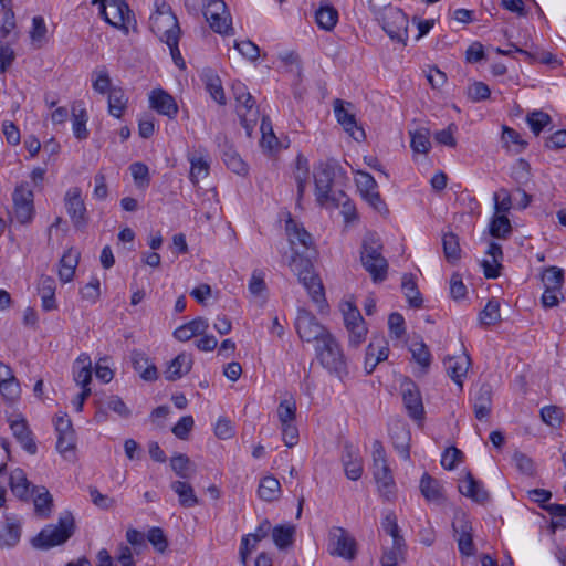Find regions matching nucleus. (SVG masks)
Here are the masks:
<instances>
[{
  "label": "nucleus",
  "mask_w": 566,
  "mask_h": 566,
  "mask_svg": "<svg viewBox=\"0 0 566 566\" xmlns=\"http://www.w3.org/2000/svg\"><path fill=\"white\" fill-rule=\"evenodd\" d=\"M10 429L23 450L29 454H35L38 452V446L34 441L33 433L24 418L11 420Z\"/></svg>",
  "instance_id": "17"
},
{
  "label": "nucleus",
  "mask_w": 566,
  "mask_h": 566,
  "mask_svg": "<svg viewBox=\"0 0 566 566\" xmlns=\"http://www.w3.org/2000/svg\"><path fill=\"white\" fill-rule=\"evenodd\" d=\"M285 230L292 245L300 244L306 249L312 245V235L292 218L286 220Z\"/></svg>",
  "instance_id": "31"
},
{
  "label": "nucleus",
  "mask_w": 566,
  "mask_h": 566,
  "mask_svg": "<svg viewBox=\"0 0 566 566\" xmlns=\"http://www.w3.org/2000/svg\"><path fill=\"white\" fill-rule=\"evenodd\" d=\"M206 90L219 105L226 104L224 91L218 75L213 73L206 74Z\"/></svg>",
  "instance_id": "51"
},
{
  "label": "nucleus",
  "mask_w": 566,
  "mask_h": 566,
  "mask_svg": "<svg viewBox=\"0 0 566 566\" xmlns=\"http://www.w3.org/2000/svg\"><path fill=\"white\" fill-rule=\"evenodd\" d=\"M188 160L190 163L189 177L193 184H198L200 179H203L209 175L210 161L206 151L199 150L188 154Z\"/></svg>",
  "instance_id": "24"
},
{
  "label": "nucleus",
  "mask_w": 566,
  "mask_h": 566,
  "mask_svg": "<svg viewBox=\"0 0 566 566\" xmlns=\"http://www.w3.org/2000/svg\"><path fill=\"white\" fill-rule=\"evenodd\" d=\"M301 284L305 287L313 302L316 304L325 302L324 286L316 273L308 275L306 281L301 282Z\"/></svg>",
  "instance_id": "45"
},
{
  "label": "nucleus",
  "mask_w": 566,
  "mask_h": 566,
  "mask_svg": "<svg viewBox=\"0 0 566 566\" xmlns=\"http://www.w3.org/2000/svg\"><path fill=\"white\" fill-rule=\"evenodd\" d=\"M21 537V525L12 516H6V524L0 532V546L11 548L15 546Z\"/></svg>",
  "instance_id": "28"
},
{
  "label": "nucleus",
  "mask_w": 566,
  "mask_h": 566,
  "mask_svg": "<svg viewBox=\"0 0 566 566\" xmlns=\"http://www.w3.org/2000/svg\"><path fill=\"white\" fill-rule=\"evenodd\" d=\"M149 104L157 113L171 119L178 114V105L175 98L163 88H155L150 92Z\"/></svg>",
  "instance_id": "16"
},
{
  "label": "nucleus",
  "mask_w": 566,
  "mask_h": 566,
  "mask_svg": "<svg viewBox=\"0 0 566 566\" xmlns=\"http://www.w3.org/2000/svg\"><path fill=\"white\" fill-rule=\"evenodd\" d=\"M315 19L321 29L332 31L338 21V12L332 6H322L316 11Z\"/></svg>",
  "instance_id": "42"
},
{
  "label": "nucleus",
  "mask_w": 566,
  "mask_h": 566,
  "mask_svg": "<svg viewBox=\"0 0 566 566\" xmlns=\"http://www.w3.org/2000/svg\"><path fill=\"white\" fill-rule=\"evenodd\" d=\"M492 407V388L489 384H482L473 397L474 416L478 420L489 417Z\"/></svg>",
  "instance_id": "22"
},
{
  "label": "nucleus",
  "mask_w": 566,
  "mask_h": 566,
  "mask_svg": "<svg viewBox=\"0 0 566 566\" xmlns=\"http://www.w3.org/2000/svg\"><path fill=\"white\" fill-rule=\"evenodd\" d=\"M331 554L352 560L356 556V542L343 527L329 532Z\"/></svg>",
  "instance_id": "12"
},
{
  "label": "nucleus",
  "mask_w": 566,
  "mask_h": 566,
  "mask_svg": "<svg viewBox=\"0 0 566 566\" xmlns=\"http://www.w3.org/2000/svg\"><path fill=\"white\" fill-rule=\"evenodd\" d=\"M237 112L240 117L241 125L250 135L251 130L256 124L259 115V111L255 107V101L253 99V102H245L244 98L241 103H238Z\"/></svg>",
  "instance_id": "32"
},
{
  "label": "nucleus",
  "mask_w": 566,
  "mask_h": 566,
  "mask_svg": "<svg viewBox=\"0 0 566 566\" xmlns=\"http://www.w3.org/2000/svg\"><path fill=\"white\" fill-rule=\"evenodd\" d=\"M210 28L219 34L228 35L233 31L232 29V20L230 13L224 14H216L212 18H206Z\"/></svg>",
  "instance_id": "57"
},
{
  "label": "nucleus",
  "mask_w": 566,
  "mask_h": 566,
  "mask_svg": "<svg viewBox=\"0 0 566 566\" xmlns=\"http://www.w3.org/2000/svg\"><path fill=\"white\" fill-rule=\"evenodd\" d=\"M405 547L403 538L392 541L391 548L385 551L381 557V566H398V560L402 556V549Z\"/></svg>",
  "instance_id": "56"
},
{
  "label": "nucleus",
  "mask_w": 566,
  "mask_h": 566,
  "mask_svg": "<svg viewBox=\"0 0 566 566\" xmlns=\"http://www.w3.org/2000/svg\"><path fill=\"white\" fill-rule=\"evenodd\" d=\"M281 485L276 478L269 475L264 476L258 488L259 496L268 502L279 499Z\"/></svg>",
  "instance_id": "38"
},
{
  "label": "nucleus",
  "mask_w": 566,
  "mask_h": 566,
  "mask_svg": "<svg viewBox=\"0 0 566 566\" xmlns=\"http://www.w3.org/2000/svg\"><path fill=\"white\" fill-rule=\"evenodd\" d=\"M473 488H476V480L471 472H468L464 480L459 484L460 493L479 504H484L490 497L489 493L474 494Z\"/></svg>",
  "instance_id": "44"
},
{
  "label": "nucleus",
  "mask_w": 566,
  "mask_h": 566,
  "mask_svg": "<svg viewBox=\"0 0 566 566\" xmlns=\"http://www.w3.org/2000/svg\"><path fill=\"white\" fill-rule=\"evenodd\" d=\"M171 470L182 480L191 479L196 474V465L187 454L178 453L170 459Z\"/></svg>",
  "instance_id": "35"
},
{
  "label": "nucleus",
  "mask_w": 566,
  "mask_h": 566,
  "mask_svg": "<svg viewBox=\"0 0 566 566\" xmlns=\"http://www.w3.org/2000/svg\"><path fill=\"white\" fill-rule=\"evenodd\" d=\"M170 488L178 495V502L182 507L190 509L199 504L193 488L188 482L177 480L171 482Z\"/></svg>",
  "instance_id": "29"
},
{
  "label": "nucleus",
  "mask_w": 566,
  "mask_h": 566,
  "mask_svg": "<svg viewBox=\"0 0 566 566\" xmlns=\"http://www.w3.org/2000/svg\"><path fill=\"white\" fill-rule=\"evenodd\" d=\"M401 287L411 307L419 308L422 306L423 300L412 274H405L402 276Z\"/></svg>",
  "instance_id": "37"
},
{
  "label": "nucleus",
  "mask_w": 566,
  "mask_h": 566,
  "mask_svg": "<svg viewBox=\"0 0 566 566\" xmlns=\"http://www.w3.org/2000/svg\"><path fill=\"white\" fill-rule=\"evenodd\" d=\"M65 208L75 228L87 224L86 207L78 187L70 188L65 193Z\"/></svg>",
  "instance_id": "14"
},
{
  "label": "nucleus",
  "mask_w": 566,
  "mask_h": 566,
  "mask_svg": "<svg viewBox=\"0 0 566 566\" xmlns=\"http://www.w3.org/2000/svg\"><path fill=\"white\" fill-rule=\"evenodd\" d=\"M129 170L138 188L144 189L148 187L150 181L149 169L145 164L140 161L133 163L129 167Z\"/></svg>",
  "instance_id": "59"
},
{
  "label": "nucleus",
  "mask_w": 566,
  "mask_h": 566,
  "mask_svg": "<svg viewBox=\"0 0 566 566\" xmlns=\"http://www.w3.org/2000/svg\"><path fill=\"white\" fill-rule=\"evenodd\" d=\"M542 507L552 515L553 528H566V505L562 504H547Z\"/></svg>",
  "instance_id": "58"
},
{
  "label": "nucleus",
  "mask_w": 566,
  "mask_h": 566,
  "mask_svg": "<svg viewBox=\"0 0 566 566\" xmlns=\"http://www.w3.org/2000/svg\"><path fill=\"white\" fill-rule=\"evenodd\" d=\"M401 394L409 417L417 421L423 420L424 408L418 386L411 379H406L401 384Z\"/></svg>",
  "instance_id": "13"
},
{
  "label": "nucleus",
  "mask_w": 566,
  "mask_h": 566,
  "mask_svg": "<svg viewBox=\"0 0 566 566\" xmlns=\"http://www.w3.org/2000/svg\"><path fill=\"white\" fill-rule=\"evenodd\" d=\"M335 160L321 161L314 168V184L316 200L319 205H325L335 199L331 196L332 186L335 178Z\"/></svg>",
  "instance_id": "5"
},
{
  "label": "nucleus",
  "mask_w": 566,
  "mask_h": 566,
  "mask_svg": "<svg viewBox=\"0 0 566 566\" xmlns=\"http://www.w3.org/2000/svg\"><path fill=\"white\" fill-rule=\"evenodd\" d=\"M334 114L345 132L348 133L356 142L365 140V130L361 127H358L355 115L344 107V102L342 99H335Z\"/></svg>",
  "instance_id": "15"
},
{
  "label": "nucleus",
  "mask_w": 566,
  "mask_h": 566,
  "mask_svg": "<svg viewBox=\"0 0 566 566\" xmlns=\"http://www.w3.org/2000/svg\"><path fill=\"white\" fill-rule=\"evenodd\" d=\"M221 158L224 165L234 174L243 176L248 172L247 164L242 160L232 145L224 144L222 146Z\"/></svg>",
  "instance_id": "30"
},
{
  "label": "nucleus",
  "mask_w": 566,
  "mask_h": 566,
  "mask_svg": "<svg viewBox=\"0 0 566 566\" xmlns=\"http://www.w3.org/2000/svg\"><path fill=\"white\" fill-rule=\"evenodd\" d=\"M127 97L120 87H113L108 94V113L120 118L127 107Z\"/></svg>",
  "instance_id": "40"
},
{
  "label": "nucleus",
  "mask_w": 566,
  "mask_h": 566,
  "mask_svg": "<svg viewBox=\"0 0 566 566\" xmlns=\"http://www.w3.org/2000/svg\"><path fill=\"white\" fill-rule=\"evenodd\" d=\"M486 254L492 258V261H482L483 274L486 279H496L500 276V269L502 268L500 263L503 258L502 247L496 242H490Z\"/></svg>",
  "instance_id": "26"
},
{
  "label": "nucleus",
  "mask_w": 566,
  "mask_h": 566,
  "mask_svg": "<svg viewBox=\"0 0 566 566\" xmlns=\"http://www.w3.org/2000/svg\"><path fill=\"white\" fill-rule=\"evenodd\" d=\"M420 491L428 501L439 502L442 499L439 481L428 473H424L420 480Z\"/></svg>",
  "instance_id": "39"
},
{
  "label": "nucleus",
  "mask_w": 566,
  "mask_h": 566,
  "mask_svg": "<svg viewBox=\"0 0 566 566\" xmlns=\"http://www.w3.org/2000/svg\"><path fill=\"white\" fill-rule=\"evenodd\" d=\"M512 232V226L505 214L495 216L490 222V234L493 238L504 239Z\"/></svg>",
  "instance_id": "52"
},
{
  "label": "nucleus",
  "mask_w": 566,
  "mask_h": 566,
  "mask_svg": "<svg viewBox=\"0 0 566 566\" xmlns=\"http://www.w3.org/2000/svg\"><path fill=\"white\" fill-rule=\"evenodd\" d=\"M502 139L506 147H510V145H514L515 153H521L522 150L525 149L527 145V143L522 139L521 135L515 129L510 128L507 126L503 127Z\"/></svg>",
  "instance_id": "63"
},
{
  "label": "nucleus",
  "mask_w": 566,
  "mask_h": 566,
  "mask_svg": "<svg viewBox=\"0 0 566 566\" xmlns=\"http://www.w3.org/2000/svg\"><path fill=\"white\" fill-rule=\"evenodd\" d=\"M33 197V191L28 182H21L13 191L15 218L22 224L29 223L34 216Z\"/></svg>",
  "instance_id": "9"
},
{
  "label": "nucleus",
  "mask_w": 566,
  "mask_h": 566,
  "mask_svg": "<svg viewBox=\"0 0 566 566\" xmlns=\"http://www.w3.org/2000/svg\"><path fill=\"white\" fill-rule=\"evenodd\" d=\"M87 119V113L84 108L77 111L76 107L73 106V133L80 140L86 139L88 136V130L86 129Z\"/></svg>",
  "instance_id": "54"
},
{
  "label": "nucleus",
  "mask_w": 566,
  "mask_h": 566,
  "mask_svg": "<svg viewBox=\"0 0 566 566\" xmlns=\"http://www.w3.org/2000/svg\"><path fill=\"white\" fill-rule=\"evenodd\" d=\"M295 328L300 338L307 343L317 340L318 344L322 342V338L331 335V333H328L326 328L318 323L317 318L306 311L298 313L295 322Z\"/></svg>",
  "instance_id": "10"
},
{
  "label": "nucleus",
  "mask_w": 566,
  "mask_h": 566,
  "mask_svg": "<svg viewBox=\"0 0 566 566\" xmlns=\"http://www.w3.org/2000/svg\"><path fill=\"white\" fill-rule=\"evenodd\" d=\"M543 284L546 289L562 290L564 283V271L557 266L546 269L542 275Z\"/></svg>",
  "instance_id": "53"
},
{
  "label": "nucleus",
  "mask_w": 566,
  "mask_h": 566,
  "mask_svg": "<svg viewBox=\"0 0 566 566\" xmlns=\"http://www.w3.org/2000/svg\"><path fill=\"white\" fill-rule=\"evenodd\" d=\"M356 184L364 199L378 212L387 213L388 209L380 193L377 191V182L374 177L366 171H356Z\"/></svg>",
  "instance_id": "11"
},
{
  "label": "nucleus",
  "mask_w": 566,
  "mask_h": 566,
  "mask_svg": "<svg viewBox=\"0 0 566 566\" xmlns=\"http://www.w3.org/2000/svg\"><path fill=\"white\" fill-rule=\"evenodd\" d=\"M147 539L158 553H165L168 547V539L163 528L154 526L147 533Z\"/></svg>",
  "instance_id": "62"
},
{
  "label": "nucleus",
  "mask_w": 566,
  "mask_h": 566,
  "mask_svg": "<svg viewBox=\"0 0 566 566\" xmlns=\"http://www.w3.org/2000/svg\"><path fill=\"white\" fill-rule=\"evenodd\" d=\"M342 312L345 326L349 333V344L357 347L365 340L367 334L364 318L359 310L352 302H344L342 304Z\"/></svg>",
  "instance_id": "7"
},
{
  "label": "nucleus",
  "mask_w": 566,
  "mask_h": 566,
  "mask_svg": "<svg viewBox=\"0 0 566 566\" xmlns=\"http://www.w3.org/2000/svg\"><path fill=\"white\" fill-rule=\"evenodd\" d=\"M192 364L193 359L191 354L180 353L168 365L165 370V378L169 381L180 379L190 371Z\"/></svg>",
  "instance_id": "23"
},
{
  "label": "nucleus",
  "mask_w": 566,
  "mask_h": 566,
  "mask_svg": "<svg viewBox=\"0 0 566 566\" xmlns=\"http://www.w3.org/2000/svg\"><path fill=\"white\" fill-rule=\"evenodd\" d=\"M374 467V478L378 485L379 491L388 497V494L392 493V489L395 486L394 478L391 474V470L388 463L375 464Z\"/></svg>",
  "instance_id": "36"
},
{
  "label": "nucleus",
  "mask_w": 566,
  "mask_h": 566,
  "mask_svg": "<svg viewBox=\"0 0 566 566\" xmlns=\"http://www.w3.org/2000/svg\"><path fill=\"white\" fill-rule=\"evenodd\" d=\"M130 361L135 371L139 373V376L145 381H155L158 378V370L154 364H149L148 356L138 349H134L130 353Z\"/></svg>",
  "instance_id": "21"
},
{
  "label": "nucleus",
  "mask_w": 566,
  "mask_h": 566,
  "mask_svg": "<svg viewBox=\"0 0 566 566\" xmlns=\"http://www.w3.org/2000/svg\"><path fill=\"white\" fill-rule=\"evenodd\" d=\"M527 124L535 136H538L541 132L551 123V116L544 112L537 111L527 115Z\"/></svg>",
  "instance_id": "61"
},
{
  "label": "nucleus",
  "mask_w": 566,
  "mask_h": 566,
  "mask_svg": "<svg viewBox=\"0 0 566 566\" xmlns=\"http://www.w3.org/2000/svg\"><path fill=\"white\" fill-rule=\"evenodd\" d=\"M471 365V358L468 354L463 353L460 356L447 357L444 359L446 371L448 376L459 386L463 387V378Z\"/></svg>",
  "instance_id": "18"
},
{
  "label": "nucleus",
  "mask_w": 566,
  "mask_h": 566,
  "mask_svg": "<svg viewBox=\"0 0 566 566\" xmlns=\"http://www.w3.org/2000/svg\"><path fill=\"white\" fill-rule=\"evenodd\" d=\"M93 4H99L101 17L116 29H126L125 23L130 10L125 0H92Z\"/></svg>",
  "instance_id": "8"
},
{
  "label": "nucleus",
  "mask_w": 566,
  "mask_h": 566,
  "mask_svg": "<svg viewBox=\"0 0 566 566\" xmlns=\"http://www.w3.org/2000/svg\"><path fill=\"white\" fill-rule=\"evenodd\" d=\"M0 392L8 401H14L18 399L21 392L18 379L14 377L7 381L0 382Z\"/></svg>",
  "instance_id": "64"
},
{
  "label": "nucleus",
  "mask_w": 566,
  "mask_h": 566,
  "mask_svg": "<svg viewBox=\"0 0 566 566\" xmlns=\"http://www.w3.org/2000/svg\"><path fill=\"white\" fill-rule=\"evenodd\" d=\"M344 471L349 480L357 481L363 474L361 458L357 450L349 443L344 446L342 454Z\"/></svg>",
  "instance_id": "20"
},
{
  "label": "nucleus",
  "mask_w": 566,
  "mask_h": 566,
  "mask_svg": "<svg viewBox=\"0 0 566 566\" xmlns=\"http://www.w3.org/2000/svg\"><path fill=\"white\" fill-rule=\"evenodd\" d=\"M80 254L70 249L67 250L60 260L59 277L63 283L71 282L75 274V269L78 263Z\"/></svg>",
  "instance_id": "34"
},
{
  "label": "nucleus",
  "mask_w": 566,
  "mask_h": 566,
  "mask_svg": "<svg viewBox=\"0 0 566 566\" xmlns=\"http://www.w3.org/2000/svg\"><path fill=\"white\" fill-rule=\"evenodd\" d=\"M209 324L206 318L197 317L179 327L174 332V336L180 342H187L196 335H203Z\"/></svg>",
  "instance_id": "27"
},
{
  "label": "nucleus",
  "mask_w": 566,
  "mask_h": 566,
  "mask_svg": "<svg viewBox=\"0 0 566 566\" xmlns=\"http://www.w3.org/2000/svg\"><path fill=\"white\" fill-rule=\"evenodd\" d=\"M479 321L484 326H490L501 321L500 303L496 298L488 301L486 305L479 314Z\"/></svg>",
  "instance_id": "47"
},
{
  "label": "nucleus",
  "mask_w": 566,
  "mask_h": 566,
  "mask_svg": "<svg viewBox=\"0 0 566 566\" xmlns=\"http://www.w3.org/2000/svg\"><path fill=\"white\" fill-rule=\"evenodd\" d=\"M156 10L149 18L151 31L165 43H176L179 39L180 27L171 8L164 0L155 1Z\"/></svg>",
  "instance_id": "3"
},
{
  "label": "nucleus",
  "mask_w": 566,
  "mask_h": 566,
  "mask_svg": "<svg viewBox=\"0 0 566 566\" xmlns=\"http://www.w3.org/2000/svg\"><path fill=\"white\" fill-rule=\"evenodd\" d=\"M9 484L12 493L19 499L27 500L29 497L31 483L22 469L17 468L10 473Z\"/></svg>",
  "instance_id": "33"
},
{
  "label": "nucleus",
  "mask_w": 566,
  "mask_h": 566,
  "mask_svg": "<svg viewBox=\"0 0 566 566\" xmlns=\"http://www.w3.org/2000/svg\"><path fill=\"white\" fill-rule=\"evenodd\" d=\"M294 534L293 525H276L272 530L273 542L280 549H284L293 543Z\"/></svg>",
  "instance_id": "46"
},
{
  "label": "nucleus",
  "mask_w": 566,
  "mask_h": 566,
  "mask_svg": "<svg viewBox=\"0 0 566 566\" xmlns=\"http://www.w3.org/2000/svg\"><path fill=\"white\" fill-rule=\"evenodd\" d=\"M443 253L448 262L455 263L460 259V244L458 237L452 233H446L442 238Z\"/></svg>",
  "instance_id": "49"
},
{
  "label": "nucleus",
  "mask_w": 566,
  "mask_h": 566,
  "mask_svg": "<svg viewBox=\"0 0 566 566\" xmlns=\"http://www.w3.org/2000/svg\"><path fill=\"white\" fill-rule=\"evenodd\" d=\"M410 352L415 361L422 367L423 373H427L431 364V354L423 342L413 343L410 346Z\"/></svg>",
  "instance_id": "55"
},
{
  "label": "nucleus",
  "mask_w": 566,
  "mask_h": 566,
  "mask_svg": "<svg viewBox=\"0 0 566 566\" xmlns=\"http://www.w3.org/2000/svg\"><path fill=\"white\" fill-rule=\"evenodd\" d=\"M410 146L415 153L427 154L430 150V132L428 128H419L416 132L410 133Z\"/></svg>",
  "instance_id": "50"
},
{
  "label": "nucleus",
  "mask_w": 566,
  "mask_h": 566,
  "mask_svg": "<svg viewBox=\"0 0 566 566\" xmlns=\"http://www.w3.org/2000/svg\"><path fill=\"white\" fill-rule=\"evenodd\" d=\"M75 532V520L70 511L63 512L57 524L46 525L32 539V545L36 548L49 549L54 546L64 544L73 536Z\"/></svg>",
  "instance_id": "2"
},
{
  "label": "nucleus",
  "mask_w": 566,
  "mask_h": 566,
  "mask_svg": "<svg viewBox=\"0 0 566 566\" xmlns=\"http://www.w3.org/2000/svg\"><path fill=\"white\" fill-rule=\"evenodd\" d=\"M316 355L322 366L327 369L329 374L335 375L338 379H343L347 376L346 360L338 343L332 334L322 338V342L317 344Z\"/></svg>",
  "instance_id": "4"
},
{
  "label": "nucleus",
  "mask_w": 566,
  "mask_h": 566,
  "mask_svg": "<svg viewBox=\"0 0 566 566\" xmlns=\"http://www.w3.org/2000/svg\"><path fill=\"white\" fill-rule=\"evenodd\" d=\"M92 86L93 90L99 94H109L111 90L113 88L112 80L105 66L98 67L93 71Z\"/></svg>",
  "instance_id": "48"
},
{
  "label": "nucleus",
  "mask_w": 566,
  "mask_h": 566,
  "mask_svg": "<svg viewBox=\"0 0 566 566\" xmlns=\"http://www.w3.org/2000/svg\"><path fill=\"white\" fill-rule=\"evenodd\" d=\"M382 241L376 232H367L364 235L360 247V262L375 283L384 282L388 274L389 264L382 255Z\"/></svg>",
  "instance_id": "1"
},
{
  "label": "nucleus",
  "mask_w": 566,
  "mask_h": 566,
  "mask_svg": "<svg viewBox=\"0 0 566 566\" xmlns=\"http://www.w3.org/2000/svg\"><path fill=\"white\" fill-rule=\"evenodd\" d=\"M33 489L36 490V494L33 500L35 513L41 517H49L53 506L52 495L44 486Z\"/></svg>",
  "instance_id": "41"
},
{
  "label": "nucleus",
  "mask_w": 566,
  "mask_h": 566,
  "mask_svg": "<svg viewBox=\"0 0 566 566\" xmlns=\"http://www.w3.org/2000/svg\"><path fill=\"white\" fill-rule=\"evenodd\" d=\"M382 30L391 40L406 44L408 40V17L397 7H389L382 15Z\"/></svg>",
  "instance_id": "6"
},
{
  "label": "nucleus",
  "mask_w": 566,
  "mask_h": 566,
  "mask_svg": "<svg viewBox=\"0 0 566 566\" xmlns=\"http://www.w3.org/2000/svg\"><path fill=\"white\" fill-rule=\"evenodd\" d=\"M277 417L281 424L294 422L296 417V403L293 399H284L277 407Z\"/></svg>",
  "instance_id": "60"
},
{
  "label": "nucleus",
  "mask_w": 566,
  "mask_h": 566,
  "mask_svg": "<svg viewBox=\"0 0 566 566\" xmlns=\"http://www.w3.org/2000/svg\"><path fill=\"white\" fill-rule=\"evenodd\" d=\"M394 448L405 460L410 458V431L407 426L400 421L394 423L389 429Z\"/></svg>",
  "instance_id": "19"
},
{
  "label": "nucleus",
  "mask_w": 566,
  "mask_h": 566,
  "mask_svg": "<svg viewBox=\"0 0 566 566\" xmlns=\"http://www.w3.org/2000/svg\"><path fill=\"white\" fill-rule=\"evenodd\" d=\"M308 160L303 155H298L296 157V170L294 172V178L297 187V197L298 200L304 196L307 179H308Z\"/></svg>",
  "instance_id": "43"
},
{
  "label": "nucleus",
  "mask_w": 566,
  "mask_h": 566,
  "mask_svg": "<svg viewBox=\"0 0 566 566\" xmlns=\"http://www.w3.org/2000/svg\"><path fill=\"white\" fill-rule=\"evenodd\" d=\"M73 379L82 388H90L92 380V360L88 354L82 353L73 365Z\"/></svg>",
  "instance_id": "25"
}]
</instances>
